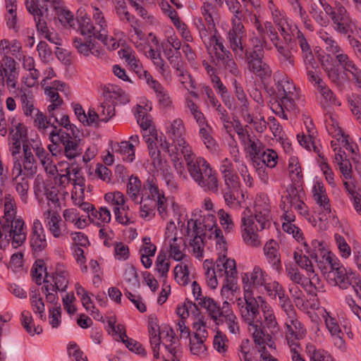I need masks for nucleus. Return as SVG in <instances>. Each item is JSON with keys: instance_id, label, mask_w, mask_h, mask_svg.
Returning <instances> with one entry per match:
<instances>
[{"instance_id": "53", "label": "nucleus", "mask_w": 361, "mask_h": 361, "mask_svg": "<svg viewBox=\"0 0 361 361\" xmlns=\"http://www.w3.org/2000/svg\"><path fill=\"white\" fill-rule=\"evenodd\" d=\"M49 323L53 328H56L61 323V306L52 307L49 309Z\"/></svg>"}, {"instance_id": "34", "label": "nucleus", "mask_w": 361, "mask_h": 361, "mask_svg": "<svg viewBox=\"0 0 361 361\" xmlns=\"http://www.w3.org/2000/svg\"><path fill=\"white\" fill-rule=\"evenodd\" d=\"M243 35L236 34L235 32H228V39L231 45V48L237 56L240 58H243V51L245 47L242 43Z\"/></svg>"}, {"instance_id": "16", "label": "nucleus", "mask_w": 361, "mask_h": 361, "mask_svg": "<svg viewBox=\"0 0 361 361\" xmlns=\"http://www.w3.org/2000/svg\"><path fill=\"white\" fill-rule=\"evenodd\" d=\"M197 184L206 191H209L214 194L219 192V181L215 171L211 166L204 169L202 178Z\"/></svg>"}, {"instance_id": "38", "label": "nucleus", "mask_w": 361, "mask_h": 361, "mask_svg": "<svg viewBox=\"0 0 361 361\" xmlns=\"http://www.w3.org/2000/svg\"><path fill=\"white\" fill-rule=\"evenodd\" d=\"M126 281L133 288L140 287V281L136 269L133 265H127L124 271Z\"/></svg>"}, {"instance_id": "27", "label": "nucleus", "mask_w": 361, "mask_h": 361, "mask_svg": "<svg viewBox=\"0 0 361 361\" xmlns=\"http://www.w3.org/2000/svg\"><path fill=\"white\" fill-rule=\"evenodd\" d=\"M74 47L78 51L85 56L90 55V53L94 54L92 50L94 49V40L92 38H85V41H82L80 37H75L73 41Z\"/></svg>"}, {"instance_id": "31", "label": "nucleus", "mask_w": 361, "mask_h": 361, "mask_svg": "<svg viewBox=\"0 0 361 361\" xmlns=\"http://www.w3.org/2000/svg\"><path fill=\"white\" fill-rule=\"evenodd\" d=\"M198 305L207 309L211 318L216 324H219V322H217V314L219 313V311H220V306L214 300L213 298L207 296L202 297V299H201Z\"/></svg>"}, {"instance_id": "11", "label": "nucleus", "mask_w": 361, "mask_h": 361, "mask_svg": "<svg viewBox=\"0 0 361 361\" xmlns=\"http://www.w3.org/2000/svg\"><path fill=\"white\" fill-rule=\"evenodd\" d=\"M286 325L288 329L286 339L290 347H299L300 344L296 341L302 339L305 337L306 330L296 317L293 319H289V322H287Z\"/></svg>"}, {"instance_id": "9", "label": "nucleus", "mask_w": 361, "mask_h": 361, "mask_svg": "<svg viewBox=\"0 0 361 361\" xmlns=\"http://www.w3.org/2000/svg\"><path fill=\"white\" fill-rule=\"evenodd\" d=\"M30 245L35 257L45 248V233L42 222L38 219L33 222Z\"/></svg>"}, {"instance_id": "22", "label": "nucleus", "mask_w": 361, "mask_h": 361, "mask_svg": "<svg viewBox=\"0 0 361 361\" xmlns=\"http://www.w3.org/2000/svg\"><path fill=\"white\" fill-rule=\"evenodd\" d=\"M326 8L331 11L330 15L334 24V29L340 33L346 35L350 29L351 20L350 17L336 15L335 12L332 11V7L329 5L327 6Z\"/></svg>"}, {"instance_id": "42", "label": "nucleus", "mask_w": 361, "mask_h": 361, "mask_svg": "<svg viewBox=\"0 0 361 361\" xmlns=\"http://www.w3.org/2000/svg\"><path fill=\"white\" fill-rule=\"evenodd\" d=\"M104 200L115 207H121L122 210H125L124 204L126 202L123 194L119 191L114 192H107L104 195Z\"/></svg>"}, {"instance_id": "20", "label": "nucleus", "mask_w": 361, "mask_h": 361, "mask_svg": "<svg viewBox=\"0 0 361 361\" xmlns=\"http://www.w3.org/2000/svg\"><path fill=\"white\" fill-rule=\"evenodd\" d=\"M209 164L202 157H197L193 161H190L187 165V168L190 176L195 183H198L202 178L204 169L209 168Z\"/></svg>"}, {"instance_id": "57", "label": "nucleus", "mask_w": 361, "mask_h": 361, "mask_svg": "<svg viewBox=\"0 0 361 361\" xmlns=\"http://www.w3.org/2000/svg\"><path fill=\"white\" fill-rule=\"evenodd\" d=\"M143 188L148 190L151 200H155V198L160 197L162 193L159 192L158 185L154 182L153 178H149L144 183Z\"/></svg>"}, {"instance_id": "23", "label": "nucleus", "mask_w": 361, "mask_h": 361, "mask_svg": "<svg viewBox=\"0 0 361 361\" xmlns=\"http://www.w3.org/2000/svg\"><path fill=\"white\" fill-rule=\"evenodd\" d=\"M68 273L61 269L59 265L57 268L55 275L52 276V281L54 283L53 285L51 283V291L57 293V291H65L68 284L67 279Z\"/></svg>"}, {"instance_id": "48", "label": "nucleus", "mask_w": 361, "mask_h": 361, "mask_svg": "<svg viewBox=\"0 0 361 361\" xmlns=\"http://www.w3.org/2000/svg\"><path fill=\"white\" fill-rule=\"evenodd\" d=\"M265 276V272H264L262 269L255 267L252 272L250 274L252 288L264 285Z\"/></svg>"}, {"instance_id": "56", "label": "nucleus", "mask_w": 361, "mask_h": 361, "mask_svg": "<svg viewBox=\"0 0 361 361\" xmlns=\"http://www.w3.org/2000/svg\"><path fill=\"white\" fill-rule=\"evenodd\" d=\"M99 121L107 122L115 115V109L110 104H102L99 107Z\"/></svg>"}, {"instance_id": "63", "label": "nucleus", "mask_w": 361, "mask_h": 361, "mask_svg": "<svg viewBox=\"0 0 361 361\" xmlns=\"http://www.w3.org/2000/svg\"><path fill=\"white\" fill-rule=\"evenodd\" d=\"M121 341L126 345V346L131 351H133L137 354H145V349L142 347L141 344L136 341L124 338Z\"/></svg>"}, {"instance_id": "45", "label": "nucleus", "mask_w": 361, "mask_h": 361, "mask_svg": "<svg viewBox=\"0 0 361 361\" xmlns=\"http://www.w3.org/2000/svg\"><path fill=\"white\" fill-rule=\"evenodd\" d=\"M233 85L235 87V95L238 100L242 104L241 111L244 113L247 111L249 109V102L247 97L241 86L238 83L236 80L234 81Z\"/></svg>"}, {"instance_id": "30", "label": "nucleus", "mask_w": 361, "mask_h": 361, "mask_svg": "<svg viewBox=\"0 0 361 361\" xmlns=\"http://www.w3.org/2000/svg\"><path fill=\"white\" fill-rule=\"evenodd\" d=\"M114 152L126 156L123 159L128 162H132L135 159V145L128 141H122L118 143Z\"/></svg>"}, {"instance_id": "18", "label": "nucleus", "mask_w": 361, "mask_h": 361, "mask_svg": "<svg viewBox=\"0 0 361 361\" xmlns=\"http://www.w3.org/2000/svg\"><path fill=\"white\" fill-rule=\"evenodd\" d=\"M327 277L332 281L335 285L339 286L341 289H347L352 285L351 279L343 266L336 268L334 271H329Z\"/></svg>"}, {"instance_id": "12", "label": "nucleus", "mask_w": 361, "mask_h": 361, "mask_svg": "<svg viewBox=\"0 0 361 361\" xmlns=\"http://www.w3.org/2000/svg\"><path fill=\"white\" fill-rule=\"evenodd\" d=\"M242 222V237L244 242L249 246L259 247L261 241L259 236L254 229V221L251 217L243 216L241 219Z\"/></svg>"}, {"instance_id": "13", "label": "nucleus", "mask_w": 361, "mask_h": 361, "mask_svg": "<svg viewBox=\"0 0 361 361\" xmlns=\"http://www.w3.org/2000/svg\"><path fill=\"white\" fill-rule=\"evenodd\" d=\"M221 171L223 174L226 190L239 192L240 190V182L238 176L233 171V164L231 163L222 164L221 166Z\"/></svg>"}, {"instance_id": "5", "label": "nucleus", "mask_w": 361, "mask_h": 361, "mask_svg": "<svg viewBox=\"0 0 361 361\" xmlns=\"http://www.w3.org/2000/svg\"><path fill=\"white\" fill-rule=\"evenodd\" d=\"M277 97L282 101V104L288 111L295 107V98L297 96L295 87L287 77H283L276 82Z\"/></svg>"}, {"instance_id": "32", "label": "nucleus", "mask_w": 361, "mask_h": 361, "mask_svg": "<svg viewBox=\"0 0 361 361\" xmlns=\"http://www.w3.org/2000/svg\"><path fill=\"white\" fill-rule=\"evenodd\" d=\"M49 216H51L49 224V230L50 233L53 235L54 238H60L62 235L61 228L60 226V222L61 221V218L59 215V212L57 211H47Z\"/></svg>"}, {"instance_id": "6", "label": "nucleus", "mask_w": 361, "mask_h": 361, "mask_svg": "<svg viewBox=\"0 0 361 361\" xmlns=\"http://www.w3.org/2000/svg\"><path fill=\"white\" fill-rule=\"evenodd\" d=\"M217 33L214 32V34L209 37L208 44H206L208 54L213 58V61H216V65L220 63V59L222 57L231 55V54L224 47L222 37L217 35Z\"/></svg>"}, {"instance_id": "50", "label": "nucleus", "mask_w": 361, "mask_h": 361, "mask_svg": "<svg viewBox=\"0 0 361 361\" xmlns=\"http://www.w3.org/2000/svg\"><path fill=\"white\" fill-rule=\"evenodd\" d=\"M321 39L325 43V49L331 54H336L341 51V47L338 46L336 40L329 36L327 33H324L321 36Z\"/></svg>"}, {"instance_id": "28", "label": "nucleus", "mask_w": 361, "mask_h": 361, "mask_svg": "<svg viewBox=\"0 0 361 361\" xmlns=\"http://www.w3.org/2000/svg\"><path fill=\"white\" fill-rule=\"evenodd\" d=\"M0 49L6 54H11L16 58L20 57L21 56L22 46L18 40L13 39L10 41L6 39H2L0 42Z\"/></svg>"}, {"instance_id": "51", "label": "nucleus", "mask_w": 361, "mask_h": 361, "mask_svg": "<svg viewBox=\"0 0 361 361\" xmlns=\"http://www.w3.org/2000/svg\"><path fill=\"white\" fill-rule=\"evenodd\" d=\"M3 69L0 70V77L3 74L18 72L16 61L11 56H5L3 59Z\"/></svg>"}, {"instance_id": "15", "label": "nucleus", "mask_w": 361, "mask_h": 361, "mask_svg": "<svg viewBox=\"0 0 361 361\" xmlns=\"http://www.w3.org/2000/svg\"><path fill=\"white\" fill-rule=\"evenodd\" d=\"M16 96L20 99L25 116L31 115L37 109L34 106V96L30 90L22 87L16 92Z\"/></svg>"}, {"instance_id": "55", "label": "nucleus", "mask_w": 361, "mask_h": 361, "mask_svg": "<svg viewBox=\"0 0 361 361\" xmlns=\"http://www.w3.org/2000/svg\"><path fill=\"white\" fill-rule=\"evenodd\" d=\"M220 62L223 64L226 69H228L229 72L233 75H238L240 73L238 68L237 64L232 57V54L222 57L220 59Z\"/></svg>"}, {"instance_id": "54", "label": "nucleus", "mask_w": 361, "mask_h": 361, "mask_svg": "<svg viewBox=\"0 0 361 361\" xmlns=\"http://www.w3.org/2000/svg\"><path fill=\"white\" fill-rule=\"evenodd\" d=\"M4 78V86L6 85L7 89L9 91L17 90V85L18 82L19 73H5L3 74Z\"/></svg>"}, {"instance_id": "39", "label": "nucleus", "mask_w": 361, "mask_h": 361, "mask_svg": "<svg viewBox=\"0 0 361 361\" xmlns=\"http://www.w3.org/2000/svg\"><path fill=\"white\" fill-rule=\"evenodd\" d=\"M287 195L285 198L288 202L293 206L295 202L302 199L305 192L302 189L298 190L294 184L290 185L286 190Z\"/></svg>"}, {"instance_id": "47", "label": "nucleus", "mask_w": 361, "mask_h": 361, "mask_svg": "<svg viewBox=\"0 0 361 361\" xmlns=\"http://www.w3.org/2000/svg\"><path fill=\"white\" fill-rule=\"evenodd\" d=\"M294 259L299 267L307 271V274L310 277V274H314V271L313 269L312 262L307 256L298 255L297 252H295Z\"/></svg>"}, {"instance_id": "3", "label": "nucleus", "mask_w": 361, "mask_h": 361, "mask_svg": "<svg viewBox=\"0 0 361 361\" xmlns=\"http://www.w3.org/2000/svg\"><path fill=\"white\" fill-rule=\"evenodd\" d=\"M250 156L255 165L260 167L263 165L269 168H274L277 164L278 155L277 153L271 149H264L259 141L255 142L250 139Z\"/></svg>"}, {"instance_id": "19", "label": "nucleus", "mask_w": 361, "mask_h": 361, "mask_svg": "<svg viewBox=\"0 0 361 361\" xmlns=\"http://www.w3.org/2000/svg\"><path fill=\"white\" fill-rule=\"evenodd\" d=\"M252 47L251 49H244V58L247 62L252 61L259 59H264V51L263 47V42H265L264 37L262 36V39L259 37H254L252 39Z\"/></svg>"}, {"instance_id": "14", "label": "nucleus", "mask_w": 361, "mask_h": 361, "mask_svg": "<svg viewBox=\"0 0 361 361\" xmlns=\"http://www.w3.org/2000/svg\"><path fill=\"white\" fill-rule=\"evenodd\" d=\"M279 245L276 241L269 240L264 246V252L268 262L278 271L282 269L281 255L279 252Z\"/></svg>"}, {"instance_id": "36", "label": "nucleus", "mask_w": 361, "mask_h": 361, "mask_svg": "<svg viewBox=\"0 0 361 361\" xmlns=\"http://www.w3.org/2000/svg\"><path fill=\"white\" fill-rule=\"evenodd\" d=\"M147 147L149 149V154L152 159V164L155 167L159 168L161 170L164 167V164H166V161H163L161 157V152L157 147V144L150 141V139L147 141Z\"/></svg>"}, {"instance_id": "46", "label": "nucleus", "mask_w": 361, "mask_h": 361, "mask_svg": "<svg viewBox=\"0 0 361 361\" xmlns=\"http://www.w3.org/2000/svg\"><path fill=\"white\" fill-rule=\"evenodd\" d=\"M11 139L19 140L25 142L27 138V130L26 126L22 123H18L14 129L11 132Z\"/></svg>"}, {"instance_id": "44", "label": "nucleus", "mask_w": 361, "mask_h": 361, "mask_svg": "<svg viewBox=\"0 0 361 361\" xmlns=\"http://www.w3.org/2000/svg\"><path fill=\"white\" fill-rule=\"evenodd\" d=\"M157 270L161 274V276H166L169 268L170 262L166 259V254L164 251H160L156 262Z\"/></svg>"}, {"instance_id": "60", "label": "nucleus", "mask_w": 361, "mask_h": 361, "mask_svg": "<svg viewBox=\"0 0 361 361\" xmlns=\"http://www.w3.org/2000/svg\"><path fill=\"white\" fill-rule=\"evenodd\" d=\"M287 275L289 279L295 283L302 285L303 277L295 266H289L286 267Z\"/></svg>"}, {"instance_id": "1", "label": "nucleus", "mask_w": 361, "mask_h": 361, "mask_svg": "<svg viewBox=\"0 0 361 361\" xmlns=\"http://www.w3.org/2000/svg\"><path fill=\"white\" fill-rule=\"evenodd\" d=\"M0 249L5 248L10 243L13 247L21 246L26 240L24 221L21 218L16 220H0Z\"/></svg>"}, {"instance_id": "8", "label": "nucleus", "mask_w": 361, "mask_h": 361, "mask_svg": "<svg viewBox=\"0 0 361 361\" xmlns=\"http://www.w3.org/2000/svg\"><path fill=\"white\" fill-rule=\"evenodd\" d=\"M79 29L81 35L87 36V38L97 39L107 46L108 37L107 35L102 33L101 31H96L90 18L88 16H82L78 19Z\"/></svg>"}, {"instance_id": "52", "label": "nucleus", "mask_w": 361, "mask_h": 361, "mask_svg": "<svg viewBox=\"0 0 361 361\" xmlns=\"http://www.w3.org/2000/svg\"><path fill=\"white\" fill-rule=\"evenodd\" d=\"M55 16L58 18L60 23L64 26L69 25L70 27H72L74 24L73 14L71 11L67 9L66 6L61 12H59L55 15Z\"/></svg>"}, {"instance_id": "24", "label": "nucleus", "mask_w": 361, "mask_h": 361, "mask_svg": "<svg viewBox=\"0 0 361 361\" xmlns=\"http://www.w3.org/2000/svg\"><path fill=\"white\" fill-rule=\"evenodd\" d=\"M142 186L141 181L136 176H131L127 184V194L130 199L137 204H141L143 197L140 198V192Z\"/></svg>"}, {"instance_id": "2", "label": "nucleus", "mask_w": 361, "mask_h": 361, "mask_svg": "<svg viewBox=\"0 0 361 361\" xmlns=\"http://www.w3.org/2000/svg\"><path fill=\"white\" fill-rule=\"evenodd\" d=\"M263 302L264 301L262 297H255L253 293H250L247 290L244 294L243 299H238L237 305L240 316L248 325H253L259 314V305Z\"/></svg>"}, {"instance_id": "26", "label": "nucleus", "mask_w": 361, "mask_h": 361, "mask_svg": "<svg viewBox=\"0 0 361 361\" xmlns=\"http://www.w3.org/2000/svg\"><path fill=\"white\" fill-rule=\"evenodd\" d=\"M80 141L81 139H73L72 137L68 140H65L63 145L65 155L68 159H74L82 154V150L80 147Z\"/></svg>"}, {"instance_id": "4", "label": "nucleus", "mask_w": 361, "mask_h": 361, "mask_svg": "<svg viewBox=\"0 0 361 361\" xmlns=\"http://www.w3.org/2000/svg\"><path fill=\"white\" fill-rule=\"evenodd\" d=\"M66 84L60 80H54L51 82L49 85H47V96L49 102L51 103L47 106L49 112V118H47V125L51 123L53 118L54 121L57 122V118L54 114V111L59 109L63 104V101L59 96V91L63 92ZM48 126H47V129Z\"/></svg>"}, {"instance_id": "37", "label": "nucleus", "mask_w": 361, "mask_h": 361, "mask_svg": "<svg viewBox=\"0 0 361 361\" xmlns=\"http://www.w3.org/2000/svg\"><path fill=\"white\" fill-rule=\"evenodd\" d=\"M32 321V318L28 312L24 311L21 313V324L30 335L34 336L35 334H40L41 333H42L43 329L42 326H34V328L32 329L31 326Z\"/></svg>"}, {"instance_id": "64", "label": "nucleus", "mask_w": 361, "mask_h": 361, "mask_svg": "<svg viewBox=\"0 0 361 361\" xmlns=\"http://www.w3.org/2000/svg\"><path fill=\"white\" fill-rule=\"evenodd\" d=\"M35 120L32 122L34 127L37 128L42 133H45V115L39 109L35 111Z\"/></svg>"}, {"instance_id": "17", "label": "nucleus", "mask_w": 361, "mask_h": 361, "mask_svg": "<svg viewBox=\"0 0 361 361\" xmlns=\"http://www.w3.org/2000/svg\"><path fill=\"white\" fill-rule=\"evenodd\" d=\"M215 268L219 276L226 275V278H235L237 276L236 263L234 259H227L226 255L220 256L216 261Z\"/></svg>"}, {"instance_id": "59", "label": "nucleus", "mask_w": 361, "mask_h": 361, "mask_svg": "<svg viewBox=\"0 0 361 361\" xmlns=\"http://www.w3.org/2000/svg\"><path fill=\"white\" fill-rule=\"evenodd\" d=\"M252 73L263 80L271 77V70L269 66L263 61L257 67H256V69H255V71H253Z\"/></svg>"}, {"instance_id": "35", "label": "nucleus", "mask_w": 361, "mask_h": 361, "mask_svg": "<svg viewBox=\"0 0 361 361\" xmlns=\"http://www.w3.org/2000/svg\"><path fill=\"white\" fill-rule=\"evenodd\" d=\"M16 206L13 197L7 195L4 197V215L1 220H16Z\"/></svg>"}, {"instance_id": "61", "label": "nucleus", "mask_w": 361, "mask_h": 361, "mask_svg": "<svg viewBox=\"0 0 361 361\" xmlns=\"http://www.w3.org/2000/svg\"><path fill=\"white\" fill-rule=\"evenodd\" d=\"M207 127L206 126L200 127L199 133L202 139L204 140V142L206 145L207 147L209 149H212L215 147L216 142L211 135L209 129H207Z\"/></svg>"}, {"instance_id": "21", "label": "nucleus", "mask_w": 361, "mask_h": 361, "mask_svg": "<svg viewBox=\"0 0 361 361\" xmlns=\"http://www.w3.org/2000/svg\"><path fill=\"white\" fill-rule=\"evenodd\" d=\"M24 157L21 164L23 175L31 177L37 171V164L28 145H23Z\"/></svg>"}, {"instance_id": "62", "label": "nucleus", "mask_w": 361, "mask_h": 361, "mask_svg": "<svg viewBox=\"0 0 361 361\" xmlns=\"http://www.w3.org/2000/svg\"><path fill=\"white\" fill-rule=\"evenodd\" d=\"M336 59L339 64L344 68L346 71H350L354 68H355V65L353 61L350 60L348 56L345 54L341 53L336 54Z\"/></svg>"}, {"instance_id": "49", "label": "nucleus", "mask_w": 361, "mask_h": 361, "mask_svg": "<svg viewBox=\"0 0 361 361\" xmlns=\"http://www.w3.org/2000/svg\"><path fill=\"white\" fill-rule=\"evenodd\" d=\"M217 214L220 220V224L223 226L224 231L227 233L231 232L233 229L234 224L231 216L222 209H219Z\"/></svg>"}, {"instance_id": "43", "label": "nucleus", "mask_w": 361, "mask_h": 361, "mask_svg": "<svg viewBox=\"0 0 361 361\" xmlns=\"http://www.w3.org/2000/svg\"><path fill=\"white\" fill-rule=\"evenodd\" d=\"M34 192L40 204H44L45 197V181L42 176L38 175L34 183Z\"/></svg>"}, {"instance_id": "41", "label": "nucleus", "mask_w": 361, "mask_h": 361, "mask_svg": "<svg viewBox=\"0 0 361 361\" xmlns=\"http://www.w3.org/2000/svg\"><path fill=\"white\" fill-rule=\"evenodd\" d=\"M175 279L177 282L182 285L186 286L189 282V270L186 264H178L174 269Z\"/></svg>"}, {"instance_id": "40", "label": "nucleus", "mask_w": 361, "mask_h": 361, "mask_svg": "<svg viewBox=\"0 0 361 361\" xmlns=\"http://www.w3.org/2000/svg\"><path fill=\"white\" fill-rule=\"evenodd\" d=\"M226 4L229 11L233 14L232 20H244L245 19V13L238 0H229L226 1Z\"/></svg>"}, {"instance_id": "10", "label": "nucleus", "mask_w": 361, "mask_h": 361, "mask_svg": "<svg viewBox=\"0 0 361 361\" xmlns=\"http://www.w3.org/2000/svg\"><path fill=\"white\" fill-rule=\"evenodd\" d=\"M12 174L14 176L13 181L16 190L20 195L22 200L25 202L29 184L28 181L26 180L27 176L23 175L21 163L19 160L14 161Z\"/></svg>"}, {"instance_id": "58", "label": "nucleus", "mask_w": 361, "mask_h": 361, "mask_svg": "<svg viewBox=\"0 0 361 361\" xmlns=\"http://www.w3.org/2000/svg\"><path fill=\"white\" fill-rule=\"evenodd\" d=\"M212 7V5L210 3H204V6L202 8V13L204 18V20L207 24L209 29H214L215 32H218L217 30L216 29V25L214 21V19L212 18V14L209 12V8Z\"/></svg>"}, {"instance_id": "25", "label": "nucleus", "mask_w": 361, "mask_h": 361, "mask_svg": "<svg viewBox=\"0 0 361 361\" xmlns=\"http://www.w3.org/2000/svg\"><path fill=\"white\" fill-rule=\"evenodd\" d=\"M45 262L42 259H37L32 265L30 270L32 281L37 286H41L45 283Z\"/></svg>"}, {"instance_id": "33", "label": "nucleus", "mask_w": 361, "mask_h": 361, "mask_svg": "<svg viewBox=\"0 0 361 361\" xmlns=\"http://www.w3.org/2000/svg\"><path fill=\"white\" fill-rule=\"evenodd\" d=\"M30 297L33 312L38 314L42 319L44 311V303L43 298L40 295L39 288L32 290Z\"/></svg>"}, {"instance_id": "29", "label": "nucleus", "mask_w": 361, "mask_h": 361, "mask_svg": "<svg viewBox=\"0 0 361 361\" xmlns=\"http://www.w3.org/2000/svg\"><path fill=\"white\" fill-rule=\"evenodd\" d=\"M206 330L203 329V334L195 333L192 338H190V351L194 355H201L204 353L207 348L204 344L203 338H206Z\"/></svg>"}, {"instance_id": "7", "label": "nucleus", "mask_w": 361, "mask_h": 361, "mask_svg": "<svg viewBox=\"0 0 361 361\" xmlns=\"http://www.w3.org/2000/svg\"><path fill=\"white\" fill-rule=\"evenodd\" d=\"M25 4L27 10L34 16L37 30L42 33L45 32V20L43 11L45 0H25Z\"/></svg>"}]
</instances>
